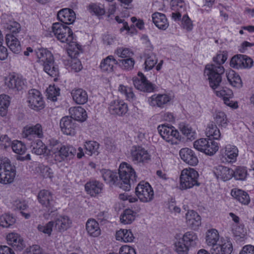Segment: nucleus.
Returning <instances> with one entry per match:
<instances>
[{"mask_svg":"<svg viewBox=\"0 0 254 254\" xmlns=\"http://www.w3.org/2000/svg\"><path fill=\"white\" fill-rule=\"evenodd\" d=\"M15 222L16 218L11 214L4 213L0 216V226L3 228H10Z\"/></svg>","mask_w":254,"mask_h":254,"instance_id":"nucleus-41","label":"nucleus"},{"mask_svg":"<svg viewBox=\"0 0 254 254\" xmlns=\"http://www.w3.org/2000/svg\"><path fill=\"white\" fill-rule=\"evenodd\" d=\"M179 129L181 132L185 135L188 139H193L195 137V132L189 125L182 123L179 124Z\"/></svg>","mask_w":254,"mask_h":254,"instance_id":"nucleus-44","label":"nucleus"},{"mask_svg":"<svg viewBox=\"0 0 254 254\" xmlns=\"http://www.w3.org/2000/svg\"><path fill=\"white\" fill-rule=\"evenodd\" d=\"M157 63V59L156 56L153 54H151L147 56L145 61L144 68L146 70L151 69Z\"/></svg>","mask_w":254,"mask_h":254,"instance_id":"nucleus-58","label":"nucleus"},{"mask_svg":"<svg viewBox=\"0 0 254 254\" xmlns=\"http://www.w3.org/2000/svg\"><path fill=\"white\" fill-rule=\"evenodd\" d=\"M152 21L159 29L165 30L169 26L168 20L163 13L156 12L152 15Z\"/></svg>","mask_w":254,"mask_h":254,"instance_id":"nucleus-25","label":"nucleus"},{"mask_svg":"<svg viewBox=\"0 0 254 254\" xmlns=\"http://www.w3.org/2000/svg\"><path fill=\"white\" fill-rule=\"evenodd\" d=\"M37 198L39 202L46 211L51 213L55 210V201L52 193L49 190H40L38 194Z\"/></svg>","mask_w":254,"mask_h":254,"instance_id":"nucleus-10","label":"nucleus"},{"mask_svg":"<svg viewBox=\"0 0 254 254\" xmlns=\"http://www.w3.org/2000/svg\"><path fill=\"white\" fill-rule=\"evenodd\" d=\"M118 90L125 95L127 100L128 101L133 102L136 100V97L133 92L132 88L121 84L119 85Z\"/></svg>","mask_w":254,"mask_h":254,"instance_id":"nucleus-46","label":"nucleus"},{"mask_svg":"<svg viewBox=\"0 0 254 254\" xmlns=\"http://www.w3.org/2000/svg\"><path fill=\"white\" fill-rule=\"evenodd\" d=\"M130 157L134 164L144 165L151 160V155L142 146H133L130 150Z\"/></svg>","mask_w":254,"mask_h":254,"instance_id":"nucleus-8","label":"nucleus"},{"mask_svg":"<svg viewBox=\"0 0 254 254\" xmlns=\"http://www.w3.org/2000/svg\"><path fill=\"white\" fill-rule=\"evenodd\" d=\"M172 9L184 12L185 10V4L182 0H172L171 1Z\"/></svg>","mask_w":254,"mask_h":254,"instance_id":"nucleus-62","label":"nucleus"},{"mask_svg":"<svg viewBox=\"0 0 254 254\" xmlns=\"http://www.w3.org/2000/svg\"><path fill=\"white\" fill-rule=\"evenodd\" d=\"M115 54L123 59L130 58L133 55V52L130 50L123 47L118 48L115 51Z\"/></svg>","mask_w":254,"mask_h":254,"instance_id":"nucleus-57","label":"nucleus"},{"mask_svg":"<svg viewBox=\"0 0 254 254\" xmlns=\"http://www.w3.org/2000/svg\"><path fill=\"white\" fill-rule=\"evenodd\" d=\"M76 152V150L73 146L69 145H62L53 157L56 162H62L73 158Z\"/></svg>","mask_w":254,"mask_h":254,"instance_id":"nucleus-12","label":"nucleus"},{"mask_svg":"<svg viewBox=\"0 0 254 254\" xmlns=\"http://www.w3.org/2000/svg\"><path fill=\"white\" fill-rule=\"evenodd\" d=\"M219 235L215 229L208 230L205 235V243L211 248H215L220 242Z\"/></svg>","mask_w":254,"mask_h":254,"instance_id":"nucleus-24","label":"nucleus"},{"mask_svg":"<svg viewBox=\"0 0 254 254\" xmlns=\"http://www.w3.org/2000/svg\"><path fill=\"white\" fill-rule=\"evenodd\" d=\"M118 64V62L113 56H109L103 59L100 64V68L102 71L112 72L114 64Z\"/></svg>","mask_w":254,"mask_h":254,"instance_id":"nucleus-33","label":"nucleus"},{"mask_svg":"<svg viewBox=\"0 0 254 254\" xmlns=\"http://www.w3.org/2000/svg\"><path fill=\"white\" fill-rule=\"evenodd\" d=\"M11 148L17 154H22L26 151L25 145L20 141L15 140L11 143Z\"/></svg>","mask_w":254,"mask_h":254,"instance_id":"nucleus-56","label":"nucleus"},{"mask_svg":"<svg viewBox=\"0 0 254 254\" xmlns=\"http://www.w3.org/2000/svg\"><path fill=\"white\" fill-rule=\"evenodd\" d=\"M89 10L97 15H102L105 13V9L103 4L100 3H91L89 6Z\"/></svg>","mask_w":254,"mask_h":254,"instance_id":"nucleus-53","label":"nucleus"},{"mask_svg":"<svg viewBox=\"0 0 254 254\" xmlns=\"http://www.w3.org/2000/svg\"><path fill=\"white\" fill-rule=\"evenodd\" d=\"M238 152L236 146L228 144L225 147L224 156L228 161L234 162L238 156Z\"/></svg>","mask_w":254,"mask_h":254,"instance_id":"nucleus-39","label":"nucleus"},{"mask_svg":"<svg viewBox=\"0 0 254 254\" xmlns=\"http://www.w3.org/2000/svg\"><path fill=\"white\" fill-rule=\"evenodd\" d=\"M71 94L73 101L78 104H84L88 100L86 91L81 88L72 90Z\"/></svg>","mask_w":254,"mask_h":254,"instance_id":"nucleus-29","label":"nucleus"},{"mask_svg":"<svg viewBox=\"0 0 254 254\" xmlns=\"http://www.w3.org/2000/svg\"><path fill=\"white\" fill-rule=\"evenodd\" d=\"M28 102L29 106L35 111H39L44 107V103L41 93L35 89L29 91Z\"/></svg>","mask_w":254,"mask_h":254,"instance_id":"nucleus-11","label":"nucleus"},{"mask_svg":"<svg viewBox=\"0 0 254 254\" xmlns=\"http://www.w3.org/2000/svg\"><path fill=\"white\" fill-rule=\"evenodd\" d=\"M138 76L139 78L133 79L134 87L138 90L143 92H151L154 90L153 85L149 82L144 76L143 74L138 72Z\"/></svg>","mask_w":254,"mask_h":254,"instance_id":"nucleus-15","label":"nucleus"},{"mask_svg":"<svg viewBox=\"0 0 254 254\" xmlns=\"http://www.w3.org/2000/svg\"><path fill=\"white\" fill-rule=\"evenodd\" d=\"M60 127L63 133L73 135L77 127L76 122L69 116H65L60 121Z\"/></svg>","mask_w":254,"mask_h":254,"instance_id":"nucleus-14","label":"nucleus"},{"mask_svg":"<svg viewBox=\"0 0 254 254\" xmlns=\"http://www.w3.org/2000/svg\"><path fill=\"white\" fill-rule=\"evenodd\" d=\"M52 30L59 41L69 45V50H73L76 53H78L80 46L76 43L70 28L66 25L55 23L53 24Z\"/></svg>","mask_w":254,"mask_h":254,"instance_id":"nucleus-2","label":"nucleus"},{"mask_svg":"<svg viewBox=\"0 0 254 254\" xmlns=\"http://www.w3.org/2000/svg\"><path fill=\"white\" fill-rule=\"evenodd\" d=\"M5 41L7 46L13 53L18 54L21 51V47L20 42L13 35L6 34Z\"/></svg>","mask_w":254,"mask_h":254,"instance_id":"nucleus-30","label":"nucleus"},{"mask_svg":"<svg viewBox=\"0 0 254 254\" xmlns=\"http://www.w3.org/2000/svg\"><path fill=\"white\" fill-rule=\"evenodd\" d=\"M86 230L87 233L92 237H96L101 234L99 224L93 219L88 220L86 224Z\"/></svg>","mask_w":254,"mask_h":254,"instance_id":"nucleus-32","label":"nucleus"},{"mask_svg":"<svg viewBox=\"0 0 254 254\" xmlns=\"http://www.w3.org/2000/svg\"><path fill=\"white\" fill-rule=\"evenodd\" d=\"M215 92L216 95L222 97L223 100L228 98H232L233 95L232 91L227 88H223L219 91H216Z\"/></svg>","mask_w":254,"mask_h":254,"instance_id":"nucleus-64","label":"nucleus"},{"mask_svg":"<svg viewBox=\"0 0 254 254\" xmlns=\"http://www.w3.org/2000/svg\"><path fill=\"white\" fill-rule=\"evenodd\" d=\"M170 100V97L167 94H157L150 97L148 102L151 106L163 108Z\"/></svg>","mask_w":254,"mask_h":254,"instance_id":"nucleus-19","label":"nucleus"},{"mask_svg":"<svg viewBox=\"0 0 254 254\" xmlns=\"http://www.w3.org/2000/svg\"><path fill=\"white\" fill-rule=\"evenodd\" d=\"M54 225V221H50L46 224H39L37 226L38 230L41 233L50 236Z\"/></svg>","mask_w":254,"mask_h":254,"instance_id":"nucleus-52","label":"nucleus"},{"mask_svg":"<svg viewBox=\"0 0 254 254\" xmlns=\"http://www.w3.org/2000/svg\"><path fill=\"white\" fill-rule=\"evenodd\" d=\"M186 223L192 229L195 230L201 225L200 216L195 211L188 210L185 215Z\"/></svg>","mask_w":254,"mask_h":254,"instance_id":"nucleus-22","label":"nucleus"},{"mask_svg":"<svg viewBox=\"0 0 254 254\" xmlns=\"http://www.w3.org/2000/svg\"><path fill=\"white\" fill-rule=\"evenodd\" d=\"M181 238L189 248L195 247L198 241L196 234L193 232H186Z\"/></svg>","mask_w":254,"mask_h":254,"instance_id":"nucleus-40","label":"nucleus"},{"mask_svg":"<svg viewBox=\"0 0 254 254\" xmlns=\"http://www.w3.org/2000/svg\"><path fill=\"white\" fill-rule=\"evenodd\" d=\"M40 174L45 178L52 179L53 177L52 170L47 166L40 164L38 167Z\"/></svg>","mask_w":254,"mask_h":254,"instance_id":"nucleus-61","label":"nucleus"},{"mask_svg":"<svg viewBox=\"0 0 254 254\" xmlns=\"http://www.w3.org/2000/svg\"><path fill=\"white\" fill-rule=\"evenodd\" d=\"M135 214L130 209H126L120 216L121 223L124 224L131 223L135 219Z\"/></svg>","mask_w":254,"mask_h":254,"instance_id":"nucleus-43","label":"nucleus"},{"mask_svg":"<svg viewBox=\"0 0 254 254\" xmlns=\"http://www.w3.org/2000/svg\"><path fill=\"white\" fill-rule=\"evenodd\" d=\"M205 133L207 136L212 137L214 139H219L221 137L220 130L215 125L213 124L208 125L206 128Z\"/></svg>","mask_w":254,"mask_h":254,"instance_id":"nucleus-45","label":"nucleus"},{"mask_svg":"<svg viewBox=\"0 0 254 254\" xmlns=\"http://www.w3.org/2000/svg\"><path fill=\"white\" fill-rule=\"evenodd\" d=\"M231 195L242 204H248L250 198L248 193L241 190H232Z\"/></svg>","mask_w":254,"mask_h":254,"instance_id":"nucleus-36","label":"nucleus"},{"mask_svg":"<svg viewBox=\"0 0 254 254\" xmlns=\"http://www.w3.org/2000/svg\"><path fill=\"white\" fill-rule=\"evenodd\" d=\"M60 95V89L54 86H50L47 89V98L52 101H56L57 100V96Z\"/></svg>","mask_w":254,"mask_h":254,"instance_id":"nucleus-55","label":"nucleus"},{"mask_svg":"<svg viewBox=\"0 0 254 254\" xmlns=\"http://www.w3.org/2000/svg\"><path fill=\"white\" fill-rule=\"evenodd\" d=\"M85 189L88 194L94 196L101 192L103 184L97 181H90L85 184Z\"/></svg>","mask_w":254,"mask_h":254,"instance_id":"nucleus-27","label":"nucleus"},{"mask_svg":"<svg viewBox=\"0 0 254 254\" xmlns=\"http://www.w3.org/2000/svg\"><path fill=\"white\" fill-rule=\"evenodd\" d=\"M119 175L120 179L118 180L117 185L125 190H129L131 185L137 181L134 170L126 162L121 164L119 169Z\"/></svg>","mask_w":254,"mask_h":254,"instance_id":"nucleus-3","label":"nucleus"},{"mask_svg":"<svg viewBox=\"0 0 254 254\" xmlns=\"http://www.w3.org/2000/svg\"><path fill=\"white\" fill-rule=\"evenodd\" d=\"M179 154L181 159L190 165H196L198 162L196 154L190 148H184L181 149Z\"/></svg>","mask_w":254,"mask_h":254,"instance_id":"nucleus-17","label":"nucleus"},{"mask_svg":"<svg viewBox=\"0 0 254 254\" xmlns=\"http://www.w3.org/2000/svg\"><path fill=\"white\" fill-rule=\"evenodd\" d=\"M247 176V171L244 167H238L234 171L233 176L237 180H244Z\"/></svg>","mask_w":254,"mask_h":254,"instance_id":"nucleus-60","label":"nucleus"},{"mask_svg":"<svg viewBox=\"0 0 254 254\" xmlns=\"http://www.w3.org/2000/svg\"><path fill=\"white\" fill-rule=\"evenodd\" d=\"M3 24L5 29L13 33H18L20 29V24L15 21H9L6 23L3 22Z\"/></svg>","mask_w":254,"mask_h":254,"instance_id":"nucleus-54","label":"nucleus"},{"mask_svg":"<svg viewBox=\"0 0 254 254\" xmlns=\"http://www.w3.org/2000/svg\"><path fill=\"white\" fill-rule=\"evenodd\" d=\"M22 136L28 140H33L35 137L43 138L44 133L42 126L37 124L33 126H26L23 129Z\"/></svg>","mask_w":254,"mask_h":254,"instance_id":"nucleus-13","label":"nucleus"},{"mask_svg":"<svg viewBox=\"0 0 254 254\" xmlns=\"http://www.w3.org/2000/svg\"><path fill=\"white\" fill-rule=\"evenodd\" d=\"M193 147L196 150L208 155H213L218 149L217 142L210 139L201 138L193 142Z\"/></svg>","mask_w":254,"mask_h":254,"instance_id":"nucleus-7","label":"nucleus"},{"mask_svg":"<svg viewBox=\"0 0 254 254\" xmlns=\"http://www.w3.org/2000/svg\"><path fill=\"white\" fill-rule=\"evenodd\" d=\"M99 144L96 141H86L84 144L85 153L88 155L92 154H98Z\"/></svg>","mask_w":254,"mask_h":254,"instance_id":"nucleus-48","label":"nucleus"},{"mask_svg":"<svg viewBox=\"0 0 254 254\" xmlns=\"http://www.w3.org/2000/svg\"><path fill=\"white\" fill-rule=\"evenodd\" d=\"M233 250L231 242L226 240H220V242L215 248H210L211 254H231Z\"/></svg>","mask_w":254,"mask_h":254,"instance_id":"nucleus-18","label":"nucleus"},{"mask_svg":"<svg viewBox=\"0 0 254 254\" xmlns=\"http://www.w3.org/2000/svg\"><path fill=\"white\" fill-rule=\"evenodd\" d=\"M226 76L228 81L232 86L240 88L242 87V81L239 75L233 70H230L226 72Z\"/></svg>","mask_w":254,"mask_h":254,"instance_id":"nucleus-34","label":"nucleus"},{"mask_svg":"<svg viewBox=\"0 0 254 254\" xmlns=\"http://www.w3.org/2000/svg\"><path fill=\"white\" fill-rule=\"evenodd\" d=\"M214 174L217 179L223 181L229 180L233 177L234 171L229 168L223 166H218L214 168Z\"/></svg>","mask_w":254,"mask_h":254,"instance_id":"nucleus-20","label":"nucleus"},{"mask_svg":"<svg viewBox=\"0 0 254 254\" xmlns=\"http://www.w3.org/2000/svg\"><path fill=\"white\" fill-rule=\"evenodd\" d=\"M70 117L76 121L83 122L87 118L86 111L81 107L70 108L69 109Z\"/></svg>","mask_w":254,"mask_h":254,"instance_id":"nucleus-31","label":"nucleus"},{"mask_svg":"<svg viewBox=\"0 0 254 254\" xmlns=\"http://www.w3.org/2000/svg\"><path fill=\"white\" fill-rule=\"evenodd\" d=\"M9 97L6 95H0V115L5 116L7 114V108L10 104Z\"/></svg>","mask_w":254,"mask_h":254,"instance_id":"nucleus-49","label":"nucleus"},{"mask_svg":"<svg viewBox=\"0 0 254 254\" xmlns=\"http://www.w3.org/2000/svg\"><path fill=\"white\" fill-rule=\"evenodd\" d=\"M174 246L175 250L178 254H188L190 248L181 238L176 240Z\"/></svg>","mask_w":254,"mask_h":254,"instance_id":"nucleus-47","label":"nucleus"},{"mask_svg":"<svg viewBox=\"0 0 254 254\" xmlns=\"http://www.w3.org/2000/svg\"><path fill=\"white\" fill-rule=\"evenodd\" d=\"M119 64L120 66L125 69L129 70L133 68L134 64V61L131 58V57L119 60Z\"/></svg>","mask_w":254,"mask_h":254,"instance_id":"nucleus-63","label":"nucleus"},{"mask_svg":"<svg viewBox=\"0 0 254 254\" xmlns=\"http://www.w3.org/2000/svg\"><path fill=\"white\" fill-rule=\"evenodd\" d=\"M8 244L12 246L18 250H21L23 248V243L22 238L17 233H11L6 236Z\"/></svg>","mask_w":254,"mask_h":254,"instance_id":"nucleus-28","label":"nucleus"},{"mask_svg":"<svg viewBox=\"0 0 254 254\" xmlns=\"http://www.w3.org/2000/svg\"><path fill=\"white\" fill-rule=\"evenodd\" d=\"M16 175L15 168L6 158H0V183L10 184Z\"/></svg>","mask_w":254,"mask_h":254,"instance_id":"nucleus-5","label":"nucleus"},{"mask_svg":"<svg viewBox=\"0 0 254 254\" xmlns=\"http://www.w3.org/2000/svg\"><path fill=\"white\" fill-rule=\"evenodd\" d=\"M227 59V55L223 52L218 54L213 58V63L205 65L204 75L207 77L210 86L213 89H216L222 81V74L225 72L222 64Z\"/></svg>","mask_w":254,"mask_h":254,"instance_id":"nucleus-1","label":"nucleus"},{"mask_svg":"<svg viewBox=\"0 0 254 254\" xmlns=\"http://www.w3.org/2000/svg\"><path fill=\"white\" fill-rule=\"evenodd\" d=\"M116 240L127 243L133 242L134 237L130 230L121 229L116 232Z\"/></svg>","mask_w":254,"mask_h":254,"instance_id":"nucleus-35","label":"nucleus"},{"mask_svg":"<svg viewBox=\"0 0 254 254\" xmlns=\"http://www.w3.org/2000/svg\"><path fill=\"white\" fill-rule=\"evenodd\" d=\"M135 193L140 201L147 203L151 201L154 198L153 190L147 182H140L135 188Z\"/></svg>","mask_w":254,"mask_h":254,"instance_id":"nucleus-9","label":"nucleus"},{"mask_svg":"<svg viewBox=\"0 0 254 254\" xmlns=\"http://www.w3.org/2000/svg\"><path fill=\"white\" fill-rule=\"evenodd\" d=\"M58 19L65 24L72 23L75 19V14L73 10L64 8L59 11L57 14Z\"/></svg>","mask_w":254,"mask_h":254,"instance_id":"nucleus-21","label":"nucleus"},{"mask_svg":"<svg viewBox=\"0 0 254 254\" xmlns=\"http://www.w3.org/2000/svg\"><path fill=\"white\" fill-rule=\"evenodd\" d=\"M108 110L112 115L123 116L127 113L128 107L127 104L122 100H114L109 104Z\"/></svg>","mask_w":254,"mask_h":254,"instance_id":"nucleus-16","label":"nucleus"},{"mask_svg":"<svg viewBox=\"0 0 254 254\" xmlns=\"http://www.w3.org/2000/svg\"><path fill=\"white\" fill-rule=\"evenodd\" d=\"M214 120L219 126L225 127L227 124V119L225 114L221 111L216 112L214 114Z\"/></svg>","mask_w":254,"mask_h":254,"instance_id":"nucleus-51","label":"nucleus"},{"mask_svg":"<svg viewBox=\"0 0 254 254\" xmlns=\"http://www.w3.org/2000/svg\"><path fill=\"white\" fill-rule=\"evenodd\" d=\"M101 173L104 181L110 185L116 184L119 182L117 173L109 170L103 169Z\"/></svg>","mask_w":254,"mask_h":254,"instance_id":"nucleus-37","label":"nucleus"},{"mask_svg":"<svg viewBox=\"0 0 254 254\" xmlns=\"http://www.w3.org/2000/svg\"><path fill=\"white\" fill-rule=\"evenodd\" d=\"M37 57V62L42 66L45 64L49 63H51L54 59V57L52 53L46 49L41 48L36 51Z\"/></svg>","mask_w":254,"mask_h":254,"instance_id":"nucleus-23","label":"nucleus"},{"mask_svg":"<svg viewBox=\"0 0 254 254\" xmlns=\"http://www.w3.org/2000/svg\"><path fill=\"white\" fill-rule=\"evenodd\" d=\"M55 229L60 232H64L69 228L71 224V221L67 216H60L54 222Z\"/></svg>","mask_w":254,"mask_h":254,"instance_id":"nucleus-26","label":"nucleus"},{"mask_svg":"<svg viewBox=\"0 0 254 254\" xmlns=\"http://www.w3.org/2000/svg\"><path fill=\"white\" fill-rule=\"evenodd\" d=\"M12 207L14 210L19 211L25 218L27 219L29 217V214L23 212L28 208V204L25 200L20 198L16 199L13 202Z\"/></svg>","mask_w":254,"mask_h":254,"instance_id":"nucleus-38","label":"nucleus"},{"mask_svg":"<svg viewBox=\"0 0 254 254\" xmlns=\"http://www.w3.org/2000/svg\"><path fill=\"white\" fill-rule=\"evenodd\" d=\"M47 149L46 145L41 140L38 139L33 145L32 152L37 155H41L45 153Z\"/></svg>","mask_w":254,"mask_h":254,"instance_id":"nucleus-50","label":"nucleus"},{"mask_svg":"<svg viewBox=\"0 0 254 254\" xmlns=\"http://www.w3.org/2000/svg\"><path fill=\"white\" fill-rule=\"evenodd\" d=\"M244 55H237L232 57L230 61V66L234 68L241 69L243 65L242 61L243 60Z\"/></svg>","mask_w":254,"mask_h":254,"instance_id":"nucleus-59","label":"nucleus"},{"mask_svg":"<svg viewBox=\"0 0 254 254\" xmlns=\"http://www.w3.org/2000/svg\"><path fill=\"white\" fill-rule=\"evenodd\" d=\"M198 177V173L194 169L190 167L184 169L180 176V189L187 190L194 186H199Z\"/></svg>","mask_w":254,"mask_h":254,"instance_id":"nucleus-4","label":"nucleus"},{"mask_svg":"<svg viewBox=\"0 0 254 254\" xmlns=\"http://www.w3.org/2000/svg\"><path fill=\"white\" fill-rule=\"evenodd\" d=\"M50 63V64L48 63L43 65L44 70L51 76L56 77L59 74V67L55 64L54 59L52 60Z\"/></svg>","mask_w":254,"mask_h":254,"instance_id":"nucleus-42","label":"nucleus"},{"mask_svg":"<svg viewBox=\"0 0 254 254\" xmlns=\"http://www.w3.org/2000/svg\"><path fill=\"white\" fill-rule=\"evenodd\" d=\"M157 129L162 138L172 145L177 144L181 140L179 132L173 126L161 125Z\"/></svg>","mask_w":254,"mask_h":254,"instance_id":"nucleus-6","label":"nucleus"}]
</instances>
